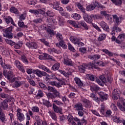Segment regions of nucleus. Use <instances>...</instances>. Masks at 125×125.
Instances as JSON below:
<instances>
[{
	"instance_id": "72a5a7b5",
	"label": "nucleus",
	"mask_w": 125,
	"mask_h": 125,
	"mask_svg": "<svg viewBox=\"0 0 125 125\" xmlns=\"http://www.w3.org/2000/svg\"><path fill=\"white\" fill-rule=\"evenodd\" d=\"M24 83V82L23 81H15V83L13 84V87L17 88L18 87H20L21 85H22Z\"/></svg>"
},
{
	"instance_id": "f03ea898",
	"label": "nucleus",
	"mask_w": 125,
	"mask_h": 125,
	"mask_svg": "<svg viewBox=\"0 0 125 125\" xmlns=\"http://www.w3.org/2000/svg\"><path fill=\"white\" fill-rule=\"evenodd\" d=\"M3 75L5 78H7L10 82V83H14L15 81L17 80V77H15V75L11 70H9L8 73L7 71L5 70H3Z\"/></svg>"
},
{
	"instance_id": "338daca9",
	"label": "nucleus",
	"mask_w": 125,
	"mask_h": 125,
	"mask_svg": "<svg viewBox=\"0 0 125 125\" xmlns=\"http://www.w3.org/2000/svg\"><path fill=\"white\" fill-rule=\"evenodd\" d=\"M52 102L57 104L58 106H63V103L58 100H53Z\"/></svg>"
},
{
	"instance_id": "69168bd1",
	"label": "nucleus",
	"mask_w": 125,
	"mask_h": 125,
	"mask_svg": "<svg viewBox=\"0 0 125 125\" xmlns=\"http://www.w3.org/2000/svg\"><path fill=\"white\" fill-rule=\"evenodd\" d=\"M39 86L41 87L44 90H46L47 89V87L43 83H39Z\"/></svg>"
},
{
	"instance_id": "bb28decb",
	"label": "nucleus",
	"mask_w": 125,
	"mask_h": 125,
	"mask_svg": "<svg viewBox=\"0 0 125 125\" xmlns=\"http://www.w3.org/2000/svg\"><path fill=\"white\" fill-rule=\"evenodd\" d=\"M121 31H122V29H121V28L118 27V26L114 25V27L111 33V35H112V36H114V35L116 34V32H121Z\"/></svg>"
},
{
	"instance_id": "603ef678",
	"label": "nucleus",
	"mask_w": 125,
	"mask_h": 125,
	"mask_svg": "<svg viewBox=\"0 0 125 125\" xmlns=\"http://www.w3.org/2000/svg\"><path fill=\"white\" fill-rule=\"evenodd\" d=\"M66 8L67 11H69V12H72V11H74V6H73V5L71 4L67 5L66 7Z\"/></svg>"
},
{
	"instance_id": "a18cd8bd",
	"label": "nucleus",
	"mask_w": 125,
	"mask_h": 125,
	"mask_svg": "<svg viewBox=\"0 0 125 125\" xmlns=\"http://www.w3.org/2000/svg\"><path fill=\"white\" fill-rule=\"evenodd\" d=\"M10 12L12 13H14L15 14H17L18 15L19 14V11L17 9V8H15V7H12L10 9Z\"/></svg>"
},
{
	"instance_id": "412c9836",
	"label": "nucleus",
	"mask_w": 125,
	"mask_h": 125,
	"mask_svg": "<svg viewBox=\"0 0 125 125\" xmlns=\"http://www.w3.org/2000/svg\"><path fill=\"white\" fill-rule=\"evenodd\" d=\"M59 42V43H57L56 44V46H57L58 47H62L63 49H67L68 46H67L66 43H65V42H64V40H62Z\"/></svg>"
},
{
	"instance_id": "f704fd0d",
	"label": "nucleus",
	"mask_w": 125,
	"mask_h": 125,
	"mask_svg": "<svg viewBox=\"0 0 125 125\" xmlns=\"http://www.w3.org/2000/svg\"><path fill=\"white\" fill-rule=\"evenodd\" d=\"M48 113L49 114L50 117H51L52 119L54 120V121H56V120H57V116H56V114H55L53 111H49Z\"/></svg>"
},
{
	"instance_id": "79ce46f5",
	"label": "nucleus",
	"mask_w": 125,
	"mask_h": 125,
	"mask_svg": "<svg viewBox=\"0 0 125 125\" xmlns=\"http://www.w3.org/2000/svg\"><path fill=\"white\" fill-rule=\"evenodd\" d=\"M42 97H43V92L41 90H39L36 96V98H37V99H40V98H42Z\"/></svg>"
},
{
	"instance_id": "1a4fd4ad",
	"label": "nucleus",
	"mask_w": 125,
	"mask_h": 125,
	"mask_svg": "<svg viewBox=\"0 0 125 125\" xmlns=\"http://www.w3.org/2000/svg\"><path fill=\"white\" fill-rule=\"evenodd\" d=\"M59 5H60V3L59 2L57 1L56 2H54L53 4L50 3V6L52 8H53V9H55L56 10H58L59 11H63L64 9L62 7H60Z\"/></svg>"
},
{
	"instance_id": "49530a36",
	"label": "nucleus",
	"mask_w": 125,
	"mask_h": 125,
	"mask_svg": "<svg viewBox=\"0 0 125 125\" xmlns=\"http://www.w3.org/2000/svg\"><path fill=\"white\" fill-rule=\"evenodd\" d=\"M85 77L87 80H89L92 82L94 81V80L95 79V76L92 74H87Z\"/></svg>"
},
{
	"instance_id": "4be33fe9",
	"label": "nucleus",
	"mask_w": 125,
	"mask_h": 125,
	"mask_svg": "<svg viewBox=\"0 0 125 125\" xmlns=\"http://www.w3.org/2000/svg\"><path fill=\"white\" fill-rule=\"evenodd\" d=\"M0 120L2 124H6V122H7L5 114L1 112V110H0Z\"/></svg>"
},
{
	"instance_id": "6ab92c4d",
	"label": "nucleus",
	"mask_w": 125,
	"mask_h": 125,
	"mask_svg": "<svg viewBox=\"0 0 125 125\" xmlns=\"http://www.w3.org/2000/svg\"><path fill=\"white\" fill-rule=\"evenodd\" d=\"M63 63L64 65H66L67 66H73V65H74V62L72 61V60L68 58H64L63 59Z\"/></svg>"
},
{
	"instance_id": "bf43d9fd",
	"label": "nucleus",
	"mask_w": 125,
	"mask_h": 125,
	"mask_svg": "<svg viewBox=\"0 0 125 125\" xmlns=\"http://www.w3.org/2000/svg\"><path fill=\"white\" fill-rule=\"evenodd\" d=\"M40 42H42L45 45H46V46H50L49 42L45 41V39H40Z\"/></svg>"
},
{
	"instance_id": "ea45409f",
	"label": "nucleus",
	"mask_w": 125,
	"mask_h": 125,
	"mask_svg": "<svg viewBox=\"0 0 125 125\" xmlns=\"http://www.w3.org/2000/svg\"><path fill=\"white\" fill-rule=\"evenodd\" d=\"M59 68H60V63L59 62H56L51 67V70H53V71H57Z\"/></svg>"
},
{
	"instance_id": "7c9ffc66",
	"label": "nucleus",
	"mask_w": 125,
	"mask_h": 125,
	"mask_svg": "<svg viewBox=\"0 0 125 125\" xmlns=\"http://www.w3.org/2000/svg\"><path fill=\"white\" fill-rule=\"evenodd\" d=\"M76 5L77 6V7L80 9V10L81 11V12H83V14H85V9L83 8V6L82 5V4L77 2L76 3Z\"/></svg>"
},
{
	"instance_id": "9d476101",
	"label": "nucleus",
	"mask_w": 125,
	"mask_h": 125,
	"mask_svg": "<svg viewBox=\"0 0 125 125\" xmlns=\"http://www.w3.org/2000/svg\"><path fill=\"white\" fill-rule=\"evenodd\" d=\"M3 19L6 23V24H11V25H13V26H14L15 27H17V25H16V24L14 22V21L13 20V19L9 16H4L3 17Z\"/></svg>"
},
{
	"instance_id": "6e6d98bb",
	"label": "nucleus",
	"mask_w": 125,
	"mask_h": 125,
	"mask_svg": "<svg viewBox=\"0 0 125 125\" xmlns=\"http://www.w3.org/2000/svg\"><path fill=\"white\" fill-rule=\"evenodd\" d=\"M40 13H41V14H44V11H42V9H40L39 11L35 10L33 14H35V15H38Z\"/></svg>"
},
{
	"instance_id": "423d86ee",
	"label": "nucleus",
	"mask_w": 125,
	"mask_h": 125,
	"mask_svg": "<svg viewBox=\"0 0 125 125\" xmlns=\"http://www.w3.org/2000/svg\"><path fill=\"white\" fill-rule=\"evenodd\" d=\"M17 117L18 121L21 123L25 120V115L22 113L23 111L21 108H18L16 110Z\"/></svg>"
},
{
	"instance_id": "4d7b16f0",
	"label": "nucleus",
	"mask_w": 125,
	"mask_h": 125,
	"mask_svg": "<svg viewBox=\"0 0 125 125\" xmlns=\"http://www.w3.org/2000/svg\"><path fill=\"white\" fill-rule=\"evenodd\" d=\"M18 25L19 27H20V28L25 27V23H24V22H23L22 21H19L18 22Z\"/></svg>"
},
{
	"instance_id": "7ed1b4c3",
	"label": "nucleus",
	"mask_w": 125,
	"mask_h": 125,
	"mask_svg": "<svg viewBox=\"0 0 125 125\" xmlns=\"http://www.w3.org/2000/svg\"><path fill=\"white\" fill-rule=\"evenodd\" d=\"M13 29H14V27L11 26L5 29L3 33V37L10 39H12V38H13V34H12L11 32H12Z\"/></svg>"
},
{
	"instance_id": "a19ab883",
	"label": "nucleus",
	"mask_w": 125,
	"mask_h": 125,
	"mask_svg": "<svg viewBox=\"0 0 125 125\" xmlns=\"http://www.w3.org/2000/svg\"><path fill=\"white\" fill-rule=\"evenodd\" d=\"M43 56L47 60H51V61H55V60L54 59V58H53V57H52L46 53H44Z\"/></svg>"
},
{
	"instance_id": "dca6fc26",
	"label": "nucleus",
	"mask_w": 125,
	"mask_h": 125,
	"mask_svg": "<svg viewBox=\"0 0 125 125\" xmlns=\"http://www.w3.org/2000/svg\"><path fill=\"white\" fill-rule=\"evenodd\" d=\"M112 120L114 123H116V124H124V121L125 120L121 117H118L117 116H113L112 117Z\"/></svg>"
},
{
	"instance_id": "f3484780",
	"label": "nucleus",
	"mask_w": 125,
	"mask_h": 125,
	"mask_svg": "<svg viewBox=\"0 0 125 125\" xmlns=\"http://www.w3.org/2000/svg\"><path fill=\"white\" fill-rule=\"evenodd\" d=\"M53 109L55 113H59L61 115L63 113L62 107L58 106L55 104H53Z\"/></svg>"
},
{
	"instance_id": "cd10ccee",
	"label": "nucleus",
	"mask_w": 125,
	"mask_h": 125,
	"mask_svg": "<svg viewBox=\"0 0 125 125\" xmlns=\"http://www.w3.org/2000/svg\"><path fill=\"white\" fill-rule=\"evenodd\" d=\"M100 57H101L100 55H90L88 56V58H89V59H91V60H94L95 61V60H98V59H100Z\"/></svg>"
},
{
	"instance_id": "3c124183",
	"label": "nucleus",
	"mask_w": 125,
	"mask_h": 125,
	"mask_svg": "<svg viewBox=\"0 0 125 125\" xmlns=\"http://www.w3.org/2000/svg\"><path fill=\"white\" fill-rule=\"evenodd\" d=\"M56 38H57V40H58L59 42L60 41H64L63 36H62V34H61L60 33H58L56 34Z\"/></svg>"
},
{
	"instance_id": "774afa93",
	"label": "nucleus",
	"mask_w": 125,
	"mask_h": 125,
	"mask_svg": "<svg viewBox=\"0 0 125 125\" xmlns=\"http://www.w3.org/2000/svg\"><path fill=\"white\" fill-rule=\"evenodd\" d=\"M86 66H87V69H93V68H94V64H93V63L90 62L88 64H86Z\"/></svg>"
},
{
	"instance_id": "f257e3e1",
	"label": "nucleus",
	"mask_w": 125,
	"mask_h": 125,
	"mask_svg": "<svg viewBox=\"0 0 125 125\" xmlns=\"http://www.w3.org/2000/svg\"><path fill=\"white\" fill-rule=\"evenodd\" d=\"M112 98L113 100H118L117 102V106L120 109L122 112L125 111V99L124 98L121 97L119 95H113L112 94Z\"/></svg>"
},
{
	"instance_id": "8fccbe9b",
	"label": "nucleus",
	"mask_w": 125,
	"mask_h": 125,
	"mask_svg": "<svg viewBox=\"0 0 125 125\" xmlns=\"http://www.w3.org/2000/svg\"><path fill=\"white\" fill-rule=\"evenodd\" d=\"M27 3L30 4V5H35V4H37L38 3V0H27Z\"/></svg>"
},
{
	"instance_id": "0e129e2a",
	"label": "nucleus",
	"mask_w": 125,
	"mask_h": 125,
	"mask_svg": "<svg viewBox=\"0 0 125 125\" xmlns=\"http://www.w3.org/2000/svg\"><path fill=\"white\" fill-rule=\"evenodd\" d=\"M26 18V14H22L20 15L19 21H23V20H25Z\"/></svg>"
},
{
	"instance_id": "e2e57ef3",
	"label": "nucleus",
	"mask_w": 125,
	"mask_h": 125,
	"mask_svg": "<svg viewBox=\"0 0 125 125\" xmlns=\"http://www.w3.org/2000/svg\"><path fill=\"white\" fill-rule=\"evenodd\" d=\"M67 120L68 121L69 124H70L71 123H73L74 121V118L73 116L71 115H68L67 116Z\"/></svg>"
},
{
	"instance_id": "5fc2aeb1",
	"label": "nucleus",
	"mask_w": 125,
	"mask_h": 125,
	"mask_svg": "<svg viewBox=\"0 0 125 125\" xmlns=\"http://www.w3.org/2000/svg\"><path fill=\"white\" fill-rule=\"evenodd\" d=\"M31 110L33 112H34V113H39L40 112V108L38 106H33L31 108Z\"/></svg>"
},
{
	"instance_id": "f8f14e48",
	"label": "nucleus",
	"mask_w": 125,
	"mask_h": 125,
	"mask_svg": "<svg viewBox=\"0 0 125 125\" xmlns=\"http://www.w3.org/2000/svg\"><path fill=\"white\" fill-rule=\"evenodd\" d=\"M33 73L36 75L38 78H42L43 76H45V71H41L38 69L33 70Z\"/></svg>"
},
{
	"instance_id": "c03bdc74",
	"label": "nucleus",
	"mask_w": 125,
	"mask_h": 125,
	"mask_svg": "<svg viewBox=\"0 0 125 125\" xmlns=\"http://www.w3.org/2000/svg\"><path fill=\"white\" fill-rule=\"evenodd\" d=\"M90 89L92 91H98L99 90V87L95 84H93L90 86Z\"/></svg>"
},
{
	"instance_id": "de8ad7c7",
	"label": "nucleus",
	"mask_w": 125,
	"mask_h": 125,
	"mask_svg": "<svg viewBox=\"0 0 125 125\" xmlns=\"http://www.w3.org/2000/svg\"><path fill=\"white\" fill-rule=\"evenodd\" d=\"M43 105H45L46 107H47L48 108L49 107H51L52 106V104L49 102V101L46 100H43Z\"/></svg>"
},
{
	"instance_id": "e433bc0d",
	"label": "nucleus",
	"mask_w": 125,
	"mask_h": 125,
	"mask_svg": "<svg viewBox=\"0 0 125 125\" xmlns=\"http://www.w3.org/2000/svg\"><path fill=\"white\" fill-rule=\"evenodd\" d=\"M74 81L75 82V83L78 86H83V83H82V81H81V79H80L78 77H75L74 78Z\"/></svg>"
},
{
	"instance_id": "a211bd4d",
	"label": "nucleus",
	"mask_w": 125,
	"mask_h": 125,
	"mask_svg": "<svg viewBox=\"0 0 125 125\" xmlns=\"http://www.w3.org/2000/svg\"><path fill=\"white\" fill-rule=\"evenodd\" d=\"M83 19L87 22V23H89V24H91V23H92V18L85 13V14H83Z\"/></svg>"
},
{
	"instance_id": "13d9d810",
	"label": "nucleus",
	"mask_w": 125,
	"mask_h": 125,
	"mask_svg": "<svg viewBox=\"0 0 125 125\" xmlns=\"http://www.w3.org/2000/svg\"><path fill=\"white\" fill-rule=\"evenodd\" d=\"M112 94H113L114 95H121V91H120V90H119V89H115L113 90Z\"/></svg>"
},
{
	"instance_id": "2f4dec72",
	"label": "nucleus",
	"mask_w": 125,
	"mask_h": 125,
	"mask_svg": "<svg viewBox=\"0 0 125 125\" xmlns=\"http://www.w3.org/2000/svg\"><path fill=\"white\" fill-rule=\"evenodd\" d=\"M75 110L76 111H82V110L83 109V104L81 103H78L75 105Z\"/></svg>"
},
{
	"instance_id": "58836bf2",
	"label": "nucleus",
	"mask_w": 125,
	"mask_h": 125,
	"mask_svg": "<svg viewBox=\"0 0 125 125\" xmlns=\"http://www.w3.org/2000/svg\"><path fill=\"white\" fill-rule=\"evenodd\" d=\"M71 17L73 19H75V20H80V19H82V17L81 16V15L77 14V13H74L73 14L71 15Z\"/></svg>"
},
{
	"instance_id": "20e7f679",
	"label": "nucleus",
	"mask_w": 125,
	"mask_h": 125,
	"mask_svg": "<svg viewBox=\"0 0 125 125\" xmlns=\"http://www.w3.org/2000/svg\"><path fill=\"white\" fill-rule=\"evenodd\" d=\"M69 40L72 43H74V44H78V46H83L84 45V43L83 42H81V39L78 37L71 36Z\"/></svg>"
},
{
	"instance_id": "37998d69",
	"label": "nucleus",
	"mask_w": 125,
	"mask_h": 125,
	"mask_svg": "<svg viewBox=\"0 0 125 125\" xmlns=\"http://www.w3.org/2000/svg\"><path fill=\"white\" fill-rule=\"evenodd\" d=\"M101 14L102 16H104L105 17L106 19L107 20H109L110 19V15L109 14L107 13V12L105 11H102L101 12Z\"/></svg>"
},
{
	"instance_id": "c9c22d12",
	"label": "nucleus",
	"mask_w": 125,
	"mask_h": 125,
	"mask_svg": "<svg viewBox=\"0 0 125 125\" xmlns=\"http://www.w3.org/2000/svg\"><path fill=\"white\" fill-rule=\"evenodd\" d=\"M89 96L91 98H92L93 100L97 102V103H99V102H100V99L97 97V96H96L94 93H91Z\"/></svg>"
},
{
	"instance_id": "052dcab7",
	"label": "nucleus",
	"mask_w": 125,
	"mask_h": 125,
	"mask_svg": "<svg viewBox=\"0 0 125 125\" xmlns=\"http://www.w3.org/2000/svg\"><path fill=\"white\" fill-rule=\"evenodd\" d=\"M105 111V105L104 104H102L101 105V108L100 109V112L101 114H104V111Z\"/></svg>"
},
{
	"instance_id": "4468645a",
	"label": "nucleus",
	"mask_w": 125,
	"mask_h": 125,
	"mask_svg": "<svg viewBox=\"0 0 125 125\" xmlns=\"http://www.w3.org/2000/svg\"><path fill=\"white\" fill-rule=\"evenodd\" d=\"M113 20L114 23V26H119L122 23L121 19L117 15H113Z\"/></svg>"
},
{
	"instance_id": "473e14b6",
	"label": "nucleus",
	"mask_w": 125,
	"mask_h": 125,
	"mask_svg": "<svg viewBox=\"0 0 125 125\" xmlns=\"http://www.w3.org/2000/svg\"><path fill=\"white\" fill-rule=\"evenodd\" d=\"M99 95L102 101L107 100V99H108V96L107 94H104V92H100L99 93Z\"/></svg>"
},
{
	"instance_id": "4c0bfd02",
	"label": "nucleus",
	"mask_w": 125,
	"mask_h": 125,
	"mask_svg": "<svg viewBox=\"0 0 125 125\" xmlns=\"http://www.w3.org/2000/svg\"><path fill=\"white\" fill-rule=\"evenodd\" d=\"M111 1L114 3L115 5H117V6H121L122 4H123V1L122 0H111Z\"/></svg>"
},
{
	"instance_id": "b1692460",
	"label": "nucleus",
	"mask_w": 125,
	"mask_h": 125,
	"mask_svg": "<svg viewBox=\"0 0 125 125\" xmlns=\"http://www.w3.org/2000/svg\"><path fill=\"white\" fill-rule=\"evenodd\" d=\"M100 26L104 31H106V32H109L110 29L109 28L108 25H107V23H106L105 22L101 21L100 23Z\"/></svg>"
},
{
	"instance_id": "c85d7f7f",
	"label": "nucleus",
	"mask_w": 125,
	"mask_h": 125,
	"mask_svg": "<svg viewBox=\"0 0 125 125\" xmlns=\"http://www.w3.org/2000/svg\"><path fill=\"white\" fill-rule=\"evenodd\" d=\"M86 68H87V66L85 63H84L82 65H80L78 67V69L80 73H84V72H85V69H87Z\"/></svg>"
},
{
	"instance_id": "6e6552de",
	"label": "nucleus",
	"mask_w": 125,
	"mask_h": 125,
	"mask_svg": "<svg viewBox=\"0 0 125 125\" xmlns=\"http://www.w3.org/2000/svg\"><path fill=\"white\" fill-rule=\"evenodd\" d=\"M8 102H9V100L5 99L3 102L0 103V110L2 112L3 110H8Z\"/></svg>"
},
{
	"instance_id": "864d4df0",
	"label": "nucleus",
	"mask_w": 125,
	"mask_h": 125,
	"mask_svg": "<svg viewBox=\"0 0 125 125\" xmlns=\"http://www.w3.org/2000/svg\"><path fill=\"white\" fill-rule=\"evenodd\" d=\"M21 61H22V62H23V63H25V64L28 63V60H27V58H26V56H25V55H21Z\"/></svg>"
},
{
	"instance_id": "39448f33",
	"label": "nucleus",
	"mask_w": 125,
	"mask_h": 125,
	"mask_svg": "<svg viewBox=\"0 0 125 125\" xmlns=\"http://www.w3.org/2000/svg\"><path fill=\"white\" fill-rule=\"evenodd\" d=\"M123 39H125V33L120 34L117 37V38L115 36H112L111 37V41L115 42L118 43V44H121V43H122V40H123Z\"/></svg>"
},
{
	"instance_id": "393cba45",
	"label": "nucleus",
	"mask_w": 125,
	"mask_h": 125,
	"mask_svg": "<svg viewBox=\"0 0 125 125\" xmlns=\"http://www.w3.org/2000/svg\"><path fill=\"white\" fill-rule=\"evenodd\" d=\"M78 25L80 27H83L85 30H88V26L86 24V23L83 21H81L78 22Z\"/></svg>"
},
{
	"instance_id": "aec40b11",
	"label": "nucleus",
	"mask_w": 125,
	"mask_h": 125,
	"mask_svg": "<svg viewBox=\"0 0 125 125\" xmlns=\"http://www.w3.org/2000/svg\"><path fill=\"white\" fill-rule=\"evenodd\" d=\"M38 67L39 69L44 71V72L48 73L49 74H52V72H51V70L49 69V68H48L47 67L45 66V65H43L42 64H39L38 65Z\"/></svg>"
},
{
	"instance_id": "5701e85b",
	"label": "nucleus",
	"mask_w": 125,
	"mask_h": 125,
	"mask_svg": "<svg viewBox=\"0 0 125 125\" xmlns=\"http://www.w3.org/2000/svg\"><path fill=\"white\" fill-rule=\"evenodd\" d=\"M36 122L34 123V125H43V122L39 116H36L35 117Z\"/></svg>"
},
{
	"instance_id": "680f3d73",
	"label": "nucleus",
	"mask_w": 125,
	"mask_h": 125,
	"mask_svg": "<svg viewBox=\"0 0 125 125\" xmlns=\"http://www.w3.org/2000/svg\"><path fill=\"white\" fill-rule=\"evenodd\" d=\"M99 79L104 83H107V80H106V78H105V76L104 75L100 76Z\"/></svg>"
},
{
	"instance_id": "09e8293b",
	"label": "nucleus",
	"mask_w": 125,
	"mask_h": 125,
	"mask_svg": "<svg viewBox=\"0 0 125 125\" xmlns=\"http://www.w3.org/2000/svg\"><path fill=\"white\" fill-rule=\"evenodd\" d=\"M106 39V35L104 34H102L100 35L99 37L98 38V41L99 42H102V41H104Z\"/></svg>"
},
{
	"instance_id": "ddd939ff",
	"label": "nucleus",
	"mask_w": 125,
	"mask_h": 125,
	"mask_svg": "<svg viewBox=\"0 0 125 125\" xmlns=\"http://www.w3.org/2000/svg\"><path fill=\"white\" fill-rule=\"evenodd\" d=\"M74 121L77 123V125H83V124L84 125H86V124H87V121L84 119V118H83L80 120V119L78 118V117H75L74 118Z\"/></svg>"
},
{
	"instance_id": "a878e982",
	"label": "nucleus",
	"mask_w": 125,
	"mask_h": 125,
	"mask_svg": "<svg viewBox=\"0 0 125 125\" xmlns=\"http://www.w3.org/2000/svg\"><path fill=\"white\" fill-rule=\"evenodd\" d=\"M59 21V24L61 27H63L65 25V20L62 17L59 16L57 18Z\"/></svg>"
},
{
	"instance_id": "c756f323",
	"label": "nucleus",
	"mask_w": 125,
	"mask_h": 125,
	"mask_svg": "<svg viewBox=\"0 0 125 125\" xmlns=\"http://www.w3.org/2000/svg\"><path fill=\"white\" fill-rule=\"evenodd\" d=\"M67 22L69 24H71V25H73L74 28H76L77 29H80V26L79 25V24L77 23V22L73 21L72 20H69L67 21Z\"/></svg>"
},
{
	"instance_id": "9b49d317",
	"label": "nucleus",
	"mask_w": 125,
	"mask_h": 125,
	"mask_svg": "<svg viewBox=\"0 0 125 125\" xmlns=\"http://www.w3.org/2000/svg\"><path fill=\"white\" fill-rule=\"evenodd\" d=\"M25 45L30 49H37L38 48V44L34 42L29 41L26 43Z\"/></svg>"
},
{
	"instance_id": "0eeeda50",
	"label": "nucleus",
	"mask_w": 125,
	"mask_h": 125,
	"mask_svg": "<svg viewBox=\"0 0 125 125\" xmlns=\"http://www.w3.org/2000/svg\"><path fill=\"white\" fill-rule=\"evenodd\" d=\"M97 5L101 7V8H104V6L101 4H99L98 2L95 1V3H92L90 5L87 6V7H86V10L87 11H91V10H93V9H94V8H95V7L97 6Z\"/></svg>"
},
{
	"instance_id": "2eb2a0df",
	"label": "nucleus",
	"mask_w": 125,
	"mask_h": 125,
	"mask_svg": "<svg viewBox=\"0 0 125 125\" xmlns=\"http://www.w3.org/2000/svg\"><path fill=\"white\" fill-rule=\"evenodd\" d=\"M81 101L83 102L86 108H91L92 106V103L85 98H82Z\"/></svg>"
}]
</instances>
